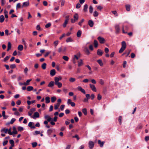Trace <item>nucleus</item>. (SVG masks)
Segmentation results:
<instances>
[{"label": "nucleus", "mask_w": 149, "mask_h": 149, "mask_svg": "<svg viewBox=\"0 0 149 149\" xmlns=\"http://www.w3.org/2000/svg\"><path fill=\"white\" fill-rule=\"evenodd\" d=\"M97 39L100 43L103 44L105 42V39L103 38L102 37L100 36L98 37Z\"/></svg>", "instance_id": "nucleus-1"}, {"label": "nucleus", "mask_w": 149, "mask_h": 149, "mask_svg": "<svg viewBox=\"0 0 149 149\" xmlns=\"http://www.w3.org/2000/svg\"><path fill=\"white\" fill-rule=\"evenodd\" d=\"M39 113L37 112H35L34 113L33 116H31V117L34 119H36V118H39Z\"/></svg>", "instance_id": "nucleus-2"}, {"label": "nucleus", "mask_w": 149, "mask_h": 149, "mask_svg": "<svg viewBox=\"0 0 149 149\" xmlns=\"http://www.w3.org/2000/svg\"><path fill=\"white\" fill-rule=\"evenodd\" d=\"M89 147L90 149H93L94 145V143L91 141H90L88 143Z\"/></svg>", "instance_id": "nucleus-3"}, {"label": "nucleus", "mask_w": 149, "mask_h": 149, "mask_svg": "<svg viewBox=\"0 0 149 149\" xmlns=\"http://www.w3.org/2000/svg\"><path fill=\"white\" fill-rule=\"evenodd\" d=\"M89 85L90 87L93 91L94 92H96L97 91L95 86L94 85L90 84Z\"/></svg>", "instance_id": "nucleus-4"}, {"label": "nucleus", "mask_w": 149, "mask_h": 149, "mask_svg": "<svg viewBox=\"0 0 149 149\" xmlns=\"http://www.w3.org/2000/svg\"><path fill=\"white\" fill-rule=\"evenodd\" d=\"M115 29L116 31V33H118L120 30L119 25L118 24L116 25L115 26Z\"/></svg>", "instance_id": "nucleus-5"}, {"label": "nucleus", "mask_w": 149, "mask_h": 149, "mask_svg": "<svg viewBox=\"0 0 149 149\" xmlns=\"http://www.w3.org/2000/svg\"><path fill=\"white\" fill-rule=\"evenodd\" d=\"M56 73V72L55 69H52L50 71V74L51 76H53L55 75Z\"/></svg>", "instance_id": "nucleus-6"}, {"label": "nucleus", "mask_w": 149, "mask_h": 149, "mask_svg": "<svg viewBox=\"0 0 149 149\" xmlns=\"http://www.w3.org/2000/svg\"><path fill=\"white\" fill-rule=\"evenodd\" d=\"M62 77L61 76H59L58 77H55L54 78L55 82H59V81L61 80Z\"/></svg>", "instance_id": "nucleus-7"}, {"label": "nucleus", "mask_w": 149, "mask_h": 149, "mask_svg": "<svg viewBox=\"0 0 149 149\" xmlns=\"http://www.w3.org/2000/svg\"><path fill=\"white\" fill-rule=\"evenodd\" d=\"M88 24L91 27H92L93 26L94 22L92 20H90L88 21Z\"/></svg>", "instance_id": "nucleus-8"}, {"label": "nucleus", "mask_w": 149, "mask_h": 149, "mask_svg": "<svg viewBox=\"0 0 149 149\" xmlns=\"http://www.w3.org/2000/svg\"><path fill=\"white\" fill-rule=\"evenodd\" d=\"M104 143V141H101L100 140L98 141V144H99L100 146L101 147H103Z\"/></svg>", "instance_id": "nucleus-9"}, {"label": "nucleus", "mask_w": 149, "mask_h": 149, "mask_svg": "<svg viewBox=\"0 0 149 149\" xmlns=\"http://www.w3.org/2000/svg\"><path fill=\"white\" fill-rule=\"evenodd\" d=\"M29 1L24 2L23 3L22 7L23 8L24 7L28 6L29 5Z\"/></svg>", "instance_id": "nucleus-10"}, {"label": "nucleus", "mask_w": 149, "mask_h": 149, "mask_svg": "<svg viewBox=\"0 0 149 149\" xmlns=\"http://www.w3.org/2000/svg\"><path fill=\"white\" fill-rule=\"evenodd\" d=\"M103 53V52L100 49H98L97 51V54L99 56H102Z\"/></svg>", "instance_id": "nucleus-11"}, {"label": "nucleus", "mask_w": 149, "mask_h": 149, "mask_svg": "<svg viewBox=\"0 0 149 149\" xmlns=\"http://www.w3.org/2000/svg\"><path fill=\"white\" fill-rule=\"evenodd\" d=\"M78 89L81 91L82 93H83L84 94H85L86 92L85 90L83 89L81 86L78 87Z\"/></svg>", "instance_id": "nucleus-12"}, {"label": "nucleus", "mask_w": 149, "mask_h": 149, "mask_svg": "<svg viewBox=\"0 0 149 149\" xmlns=\"http://www.w3.org/2000/svg\"><path fill=\"white\" fill-rule=\"evenodd\" d=\"M131 52V50L128 49V50H126L125 51V54H126V57H127V56H129L130 57V56H129V55L130 54V52Z\"/></svg>", "instance_id": "nucleus-13"}, {"label": "nucleus", "mask_w": 149, "mask_h": 149, "mask_svg": "<svg viewBox=\"0 0 149 149\" xmlns=\"http://www.w3.org/2000/svg\"><path fill=\"white\" fill-rule=\"evenodd\" d=\"M54 84L55 83L53 81H51L48 85V86L49 87H51L54 86Z\"/></svg>", "instance_id": "nucleus-14"}, {"label": "nucleus", "mask_w": 149, "mask_h": 149, "mask_svg": "<svg viewBox=\"0 0 149 149\" xmlns=\"http://www.w3.org/2000/svg\"><path fill=\"white\" fill-rule=\"evenodd\" d=\"M23 46L22 45H20L18 46L17 49L18 50L22 51L23 49Z\"/></svg>", "instance_id": "nucleus-15"}, {"label": "nucleus", "mask_w": 149, "mask_h": 149, "mask_svg": "<svg viewBox=\"0 0 149 149\" xmlns=\"http://www.w3.org/2000/svg\"><path fill=\"white\" fill-rule=\"evenodd\" d=\"M11 45L10 42H8V49L7 50V51H8L11 49Z\"/></svg>", "instance_id": "nucleus-16"}, {"label": "nucleus", "mask_w": 149, "mask_h": 149, "mask_svg": "<svg viewBox=\"0 0 149 149\" xmlns=\"http://www.w3.org/2000/svg\"><path fill=\"white\" fill-rule=\"evenodd\" d=\"M33 123L32 122H30L28 124V126L31 127V128L32 129H35V127L34 126H32V125Z\"/></svg>", "instance_id": "nucleus-17"}, {"label": "nucleus", "mask_w": 149, "mask_h": 149, "mask_svg": "<svg viewBox=\"0 0 149 149\" xmlns=\"http://www.w3.org/2000/svg\"><path fill=\"white\" fill-rule=\"evenodd\" d=\"M88 8V5L87 4H85L84 5V9H83V11L84 12H87V9Z\"/></svg>", "instance_id": "nucleus-18"}, {"label": "nucleus", "mask_w": 149, "mask_h": 149, "mask_svg": "<svg viewBox=\"0 0 149 149\" xmlns=\"http://www.w3.org/2000/svg\"><path fill=\"white\" fill-rule=\"evenodd\" d=\"M4 17L3 15H1L0 16V22L1 23H2L3 22L4 20Z\"/></svg>", "instance_id": "nucleus-19"}, {"label": "nucleus", "mask_w": 149, "mask_h": 149, "mask_svg": "<svg viewBox=\"0 0 149 149\" xmlns=\"http://www.w3.org/2000/svg\"><path fill=\"white\" fill-rule=\"evenodd\" d=\"M122 47L123 48H126V42L125 41H123L121 43Z\"/></svg>", "instance_id": "nucleus-20"}, {"label": "nucleus", "mask_w": 149, "mask_h": 149, "mask_svg": "<svg viewBox=\"0 0 149 149\" xmlns=\"http://www.w3.org/2000/svg\"><path fill=\"white\" fill-rule=\"evenodd\" d=\"M73 17L74 18V19L76 21H77L79 18L78 15L77 13H76L74 15Z\"/></svg>", "instance_id": "nucleus-21"}, {"label": "nucleus", "mask_w": 149, "mask_h": 149, "mask_svg": "<svg viewBox=\"0 0 149 149\" xmlns=\"http://www.w3.org/2000/svg\"><path fill=\"white\" fill-rule=\"evenodd\" d=\"M55 84L57 85L58 88H61L62 87V84L61 83L59 82H55Z\"/></svg>", "instance_id": "nucleus-22"}, {"label": "nucleus", "mask_w": 149, "mask_h": 149, "mask_svg": "<svg viewBox=\"0 0 149 149\" xmlns=\"http://www.w3.org/2000/svg\"><path fill=\"white\" fill-rule=\"evenodd\" d=\"M97 62L100 66H102L103 65V64L101 60H98L97 61Z\"/></svg>", "instance_id": "nucleus-23"}, {"label": "nucleus", "mask_w": 149, "mask_h": 149, "mask_svg": "<svg viewBox=\"0 0 149 149\" xmlns=\"http://www.w3.org/2000/svg\"><path fill=\"white\" fill-rule=\"evenodd\" d=\"M33 88L32 86H29L27 87V90L28 91H31L33 90Z\"/></svg>", "instance_id": "nucleus-24"}, {"label": "nucleus", "mask_w": 149, "mask_h": 149, "mask_svg": "<svg viewBox=\"0 0 149 149\" xmlns=\"http://www.w3.org/2000/svg\"><path fill=\"white\" fill-rule=\"evenodd\" d=\"M32 79H31L27 80L26 82H24V85L25 86L28 85L29 84V82H30L31 81Z\"/></svg>", "instance_id": "nucleus-25"}, {"label": "nucleus", "mask_w": 149, "mask_h": 149, "mask_svg": "<svg viewBox=\"0 0 149 149\" xmlns=\"http://www.w3.org/2000/svg\"><path fill=\"white\" fill-rule=\"evenodd\" d=\"M81 34V30H79L77 33V35L78 38L80 37Z\"/></svg>", "instance_id": "nucleus-26"}, {"label": "nucleus", "mask_w": 149, "mask_h": 149, "mask_svg": "<svg viewBox=\"0 0 149 149\" xmlns=\"http://www.w3.org/2000/svg\"><path fill=\"white\" fill-rule=\"evenodd\" d=\"M13 134H17V132L16 130V128L14 126L13 127Z\"/></svg>", "instance_id": "nucleus-27"}, {"label": "nucleus", "mask_w": 149, "mask_h": 149, "mask_svg": "<svg viewBox=\"0 0 149 149\" xmlns=\"http://www.w3.org/2000/svg\"><path fill=\"white\" fill-rule=\"evenodd\" d=\"M46 102L48 104L50 102V97H45V98Z\"/></svg>", "instance_id": "nucleus-28"}, {"label": "nucleus", "mask_w": 149, "mask_h": 149, "mask_svg": "<svg viewBox=\"0 0 149 149\" xmlns=\"http://www.w3.org/2000/svg\"><path fill=\"white\" fill-rule=\"evenodd\" d=\"M125 7L126 10L129 11H130V5L127 4L125 5Z\"/></svg>", "instance_id": "nucleus-29"}, {"label": "nucleus", "mask_w": 149, "mask_h": 149, "mask_svg": "<svg viewBox=\"0 0 149 149\" xmlns=\"http://www.w3.org/2000/svg\"><path fill=\"white\" fill-rule=\"evenodd\" d=\"M8 131V129L3 128L1 130V132H4L5 133H7Z\"/></svg>", "instance_id": "nucleus-30"}, {"label": "nucleus", "mask_w": 149, "mask_h": 149, "mask_svg": "<svg viewBox=\"0 0 149 149\" xmlns=\"http://www.w3.org/2000/svg\"><path fill=\"white\" fill-rule=\"evenodd\" d=\"M51 101L52 103L54 102L56 100V98L55 96H53L51 97Z\"/></svg>", "instance_id": "nucleus-31"}, {"label": "nucleus", "mask_w": 149, "mask_h": 149, "mask_svg": "<svg viewBox=\"0 0 149 149\" xmlns=\"http://www.w3.org/2000/svg\"><path fill=\"white\" fill-rule=\"evenodd\" d=\"M94 44L95 47V48L97 47L98 46V42L96 40H94Z\"/></svg>", "instance_id": "nucleus-32"}, {"label": "nucleus", "mask_w": 149, "mask_h": 149, "mask_svg": "<svg viewBox=\"0 0 149 149\" xmlns=\"http://www.w3.org/2000/svg\"><path fill=\"white\" fill-rule=\"evenodd\" d=\"M82 112L85 115H86L87 114V110L86 108H84L82 109Z\"/></svg>", "instance_id": "nucleus-33"}, {"label": "nucleus", "mask_w": 149, "mask_h": 149, "mask_svg": "<svg viewBox=\"0 0 149 149\" xmlns=\"http://www.w3.org/2000/svg\"><path fill=\"white\" fill-rule=\"evenodd\" d=\"M18 130L19 131L21 132L23 130L24 128L21 126H18L17 127Z\"/></svg>", "instance_id": "nucleus-34"}, {"label": "nucleus", "mask_w": 149, "mask_h": 149, "mask_svg": "<svg viewBox=\"0 0 149 149\" xmlns=\"http://www.w3.org/2000/svg\"><path fill=\"white\" fill-rule=\"evenodd\" d=\"M72 41L73 40L70 37L68 38L66 40V42H72Z\"/></svg>", "instance_id": "nucleus-35"}, {"label": "nucleus", "mask_w": 149, "mask_h": 149, "mask_svg": "<svg viewBox=\"0 0 149 149\" xmlns=\"http://www.w3.org/2000/svg\"><path fill=\"white\" fill-rule=\"evenodd\" d=\"M46 64L45 63H44L42 65V69L43 70H45L46 68Z\"/></svg>", "instance_id": "nucleus-36"}, {"label": "nucleus", "mask_w": 149, "mask_h": 149, "mask_svg": "<svg viewBox=\"0 0 149 149\" xmlns=\"http://www.w3.org/2000/svg\"><path fill=\"white\" fill-rule=\"evenodd\" d=\"M99 15V13L98 12L95 11L94 12L93 15L94 17H97Z\"/></svg>", "instance_id": "nucleus-37"}, {"label": "nucleus", "mask_w": 149, "mask_h": 149, "mask_svg": "<svg viewBox=\"0 0 149 149\" xmlns=\"http://www.w3.org/2000/svg\"><path fill=\"white\" fill-rule=\"evenodd\" d=\"M83 64V61L82 59H80V61L78 62V66L79 67L80 66Z\"/></svg>", "instance_id": "nucleus-38"}, {"label": "nucleus", "mask_w": 149, "mask_h": 149, "mask_svg": "<svg viewBox=\"0 0 149 149\" xmlns=\"http://www.w3.org/2000/svg\"><path fill=\"white\" fill-rule=\"evenodd\" d=\"M75 80H76V79L75 78H72V77H71L69 79V81L70 82H73L74 81H75Z\"/></svg>", "instance_id": "nucleus-39"}, {"label": "nucleus", "mask_w": 149, "mask_h": 149, "mask_svg": "<svg viewBox=\"0 0 149 149\" xmlns=\"http://www.w3.org/2000/svg\"><path fill=\"white\" fill-rule=\"evenodd\" d=\"M122 117L121 116H119L118 118V120L119 123L120 124V125L121 124V121Z\"/></svg>", "instance_id": "nucleus-40"}, {"label": "nucleus", "mask_w": 149, "mask_h": 149, "mask_svg": "<svg viewBox=\"0 0 149 149\" xmlns=\"http://www.w3.org/2000/svg\"><path fill=\"white\" fill-rule=\"evenodd\" d=\"M52 132H53V130H52L49 129L47 130V134L49 135H50L52 133Z\"/></svg>", "instance_id": "nucleus-41"}, {"label": "nucleus", "mask_w": 149, "mask_h": 149, "mask_svg": "<svg viewBox=\"0 0 149 149\" xmlns=\"http://www.w3.org/2000/svg\"><path fill=\"white\" fill-rule=\"evenodd\" d=\"M93 8L92 6H91L89 7V12L91 13H92L93 12Z\"/></svg>", "instance_id": "nucleus-42"}, {"label": "nucleus", "mask_w": 149, "mask_h": 149, "mask_svg": "<svg viewBox=\"0 0 149 149\" xmlns=\"http://www.w3.org/2000/svg\"><path fill=\"white\" fill-rule=\"evenodd\" d=\"M32 145L33 148H35L38 145L37 143L36 142H34L32 143Z\"/></svg>", "instance_id": "nucleus-43"}, {"label": "nucleus", "mask_w": 149, "mask_h": 149, "mask_svg": "<svg viewBox=\"0 0 149 149\" xmlns=\"http://www.w3.org/2000/svg\"><path fill=\"white\" fill-rule=\"evenodd\" d=\"M63 58L66 61H68L69 59V58L67 56H63Z\"/></svg>", "instance_id": "nucleus-44"}, {"label": "nucleus", "mask_w": 149, "mask_h": 149, "mask_svg": "<svg viewBox=\"0 0 149 149\" xmlns=\"http://www.w3.org/2000/svg\"><path fill=\"white\" fill-rule=\"evenodd\" d=\"M125 48H123V47H121V48L119 50V52L120 53H122L125 50Z\"/></svg>", "instance_id": "nucleus-45"}, {"label": "nucleus", "mask_w": 149, "mask_h": 149, "mask_svg": "<svg viewBox=\"0 0 149 149\" xmlns=\"http://www.w3.org/2000/svg\"><path fill=\"white\" fill-rule=\"evenodd\" d=\"M68 21L67 20H65V22L63 24V26L65 28L66 26V25L68 23Z\"/></svg>", "instance_id": "nucleus-46"}, {"label": "nucleus", "mask_w": 149, "mask_h": 149, "mask_svg": "<svg viewBox=\"0 0 149 149\" xmlns=\"http://www.w3.org/2000/svg\"><path fill=\"white\" fill-rule=\"evenodd\" d=\"M85 52L86 53V54L88 55H89L90 53V52L88 49L87 48H86L85 49Z\"/></svg>", "instance_id": "nucleus-47"}, {"label": "nucleus", "mask_w": 149, "mask_h": 149, "mask_svg": "<svg viewBox=\"0 0 149 149\" xmlns=\"http://www.w3.org/2000/svg\"><path fill=\"white\" fill-rule=\"evenodd\" d=\"M16 119L14 118H12L11 120H10V124H13L14 123V122L15 121Z\"/></svg>", "instance_id": "nucleus-48"}, {"label": "nucleus", "mask_w": 149, "mask_h": 149, "mask_svg": "<svg viewBox=\"0 0 149 149\" xmlns=\"http://www.w3.org/2000/svg\"><path fill=\"white\" fill-rule=\"evenodd\" d=\"M10 67L11 69H14L16 68V66L15 64H13L11 65Z\"/></svg>", "instance_id": "nucleus-49"}, {"label": "nucleus", "mask_w": 149, "mask_h": 149, "mask_svg": "<svg viewBox=\"0 0 149 149\" xmlns=\"http://www.w3.org/2000/svg\"><path fill=\"white\" fill-rule=\"evenodd\" d=\"M84 19H82L81 21H80L78 23V24L80 26H81L82 24V23L84 22Z\"/></svg>", "instance_id": "nucleus-50"}, {"label": "nucleus", "mask_w": 149, "mask_h": 149, "mask_svg": "<svg viewBox=\"0 0 149 149\" xmlns=\"http://www.w3.org/2000/svg\"><path fill=\"white\" fill-rule=\"evenodd\" d=\"M10 57V56H6L4 59V62H6L8 60L9 58Z\"/></svg>", "instance_id": "nucleus-51"}, {"label": "nucleus", "mask_w": 149, "mask_h": 149, "mask_svg": "<svg viewBox=\"0 0 149 149\" xmlns=\"http://www.w3.org/2000/svg\"><path fill=\"white\" fill-rule=\"evenodd\" d=\"M5 33L7 36H8L10 34V33H8V30L7 29H6L5 30Z\"/></svg>", "instance_id": "nucleus-52"}, {"label": "nucleus", "mask_w": 149, "mask_h": 149, "mask_svg": "<svg viewBox=\"0 0 149 149\" xmlns=\"http://www.w3.org/2000/svg\"><path fill=\"white\" fill-rule=\"evenodd\" d=\"M112 13L115 15L116 16H118V14L117 13V11L116 10L112 11Z\"/></svg>", "instance_id": "nucleus-53"}, {"label": "nucleus", "mask_w": 149, "mask_h": 149, "mask_svg": "<svg viewBox=\"0 0 149 149\" xmlns=\"http://www.w3.org/2000/svg\"><path fill=\"white\" fill-rule=\"evenodd\" d=\"M72 138H76L77 139V140H79L80 139L79 136L77 134H76L75 136H72Z\"/></svg>", "instance_id": "nucleus-54"}, {"label": "nucleus", "mask_w": 149, "mask_h": 149, "mask_svg": "<svg viewBox=\"0 0 149 149\" xmlns=\"http://www.w3.org/2000/svg\"><path fill=\"white\" fill-rule=\"evenodd\" d=\"M8 133L10 135H12L13 134V132H11V129L10 128L9 129H8Z\"/></svg>", "instance_id": "nucleus-55"}, {"label": "nucleus", "mask_w": 149, "mask_h": 149, "mask_svg": "<svg viewBox=\"0 0 149 149\" xmlns=\"http://www.w3.org/2000/svg\"><path fill=\"white\" fill-rule=\"evenodd\" d=\"M102 96L101 95H100V94H98L97 98L98 100H101V99H102Z\"/></svg>", "instance_id": "nucleus-56"}, {"label": "nucleus", "mask_w": 149, "mask_h": 149, "mask_svg": "<svg viewBox=\"0 0 149 149\" xmlns=\"http://www.w3.org/2000/svg\"><path fill=\"white\" fill-rule=\"evenodd\" d=\"M57 118L58 117L57 116H55L53 119L52 118V121L54 122H56L57 121Z\"/></svg>", "instance_id": "nucleus-57"}, {"label": "nucleus", "mask_w": 149, "mask_h": 149, "mask_svg": "<svg viewBox=\"0 0 149 149\" xmlns=\"http://www.w3.org/2000/svg\"><path fill=\"white\" fill-rule=\"evenodd\" d=\"M51 26V24L50 23L47 24L45 26V27L46 28H48L50 26Z\"/></svg>", "instance_id": "nucleus-58"}, {"label": "nucleus", "mask_w": 149, "mask_h": 149, "mask_svg": "<svg viewBox=\"0 0 149 149\" xmlns=\"http://www.w3.org/2000/svg\"><path fill=\"white\" fill-rule=\"evenodd\" d=\"M20 3H18L16 6V8L18 9L20 8L21 7V5Z\"/></svg>", "instance_id": "nucleus-59"}, {"label": "nucleus", "mask_w": 149, "mask_h": 149, "mask_svg": "<svg viewBox=\"0 0 149 149\" xmlns=\"http://www.w3.org/2000/svg\"><path fill=\"white\" fill-rule=\"evenodd\" d=\"M36 111V109L35 108H32L30 110V112L33 113Z\"/></svg>", "instance_id": "nucleus-60"}, {"label": "nucleus", "mask_w": 149, "mask_h": 149, "mask_svg": "<svg viewBox=\"0 0 149 149\" xmlns=\"http://www.w3.org/2000/svg\"><path fill=\"white\" fill-rule=\"evenodd\" d=\"M81 6L80 4L78 3H77L76 5V8H77V9L81 7Z\"/></svg>", "instance_id": "nucleus-61"}, {"label": "nucleus", "mask_w": 149, "mask_h": 149, "mask_svg": "<svg viewBox=\"0 0 149 149\" xmlns=\"http://www.w3.org/2000/svg\"><path fill=\"white\" fill-rule=\"evenodd\" d=\"M97 9L101 10L103 9V7L100 6H99L97 7Z\"/></svg>", "instance_id": "nucleus-62"}, {"label": "nucleus", "mask_w": 149, "mask_h": 149, "mask_svg": "<svg viewBox=\"0 0 149 149\" xmlns=\"http://www.w3.org/2000/svg\"><path fill=\"white\" fill-rule=\"evenodd\" d=\"M40 131H35V133L34 134H33L34 135L39 134H40Z\"/></svg>", "instance_id": "nucleus-63"}, {"label": "nucleus", "mask_w": 149, "mask_h": 149, "mask_svg": "<svg viewBox=\"0 0 149 149\" xmlns=\"http://www.w3.org/2000/svg\"><path fill=\"white\" fill-rule=\"evenodd\" d=\"M100 83L101 84L103 85L104 84V82L103 80H102V79H101L100 81Z\"/></svg>", "instance_id": "nucleus-64"}]
</instances>
